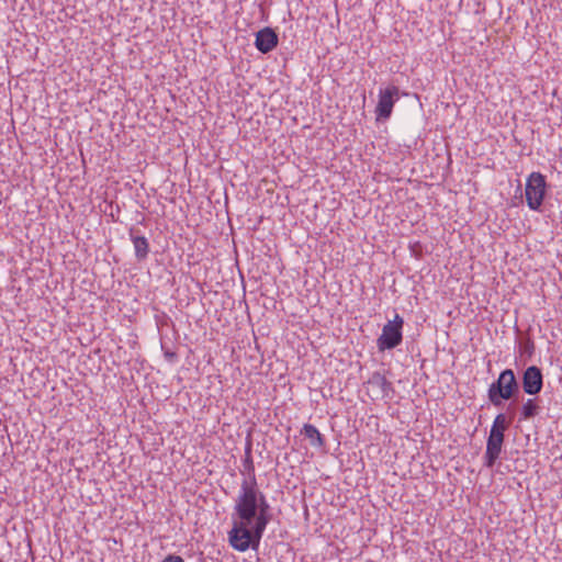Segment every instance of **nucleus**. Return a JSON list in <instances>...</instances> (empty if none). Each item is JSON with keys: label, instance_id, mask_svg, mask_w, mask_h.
<instances>
[{"label": "nucleus", "instance_id": "4468645a", "mask_svg": "<svg viewBox=\"0 0 562 562\" xmlns=\"http://www.w3.org/2000/svg\"><path fill=\"white\" fill-rule=\"evenodd\" d=\"M386 324H391L394 327H397V328H400V330H402L403 325H404V319L400 314L396 313L394 318L392 321H389Z\"/></svg>", "mask_w": 562, "mask_h": 562}, {"label": "nucleus", "instance_id": "9d476101", "mask_svg": "<svg viewBox=\"0 0 562 562\" xmlns=\"http://www.w3.org/2000/svg\"><path fill=\"white\" fill-rule=\"evenodd\" d=\"M541 412V406L538 403L537 397L527 398L522 402L519 408L518 422L530 420L538 416Z\"/></svg>", "mask_w": 562, "mask_h": 562}, {"label": "nucleus", "instance_id": "9b49d317", "mask_svg": "<svg viewBox=\"0 0 562 562\" xmlns=\"http://www.w3.org/2000/svg\"><path fill=\"white\" fill-rule=\"evenodd\" d=\"M368 384L378 389L383 397H387L393 392L392 383L380 372L375 371L368 380Z\"/></svg>", "mask_w": 562, "mask_h": 562}, {"label": "nucleus", "instance_id": "f03ea898", "mask_svg": "<svg viewBox=\"0 0 562 562\" xmlns=\"http://www.w3.org/2000/svg\"><path fill=\"white\" fill-rule=\"evenodd\" d=\"M520 394V384L514 370L504 369L498 378L487 389V398L495 407H501L505 402L515 400Z\"/></svg>", "mask_w": 562, "mask_h": 562}, {"label": "nucleus", "instance_id": "1a4fd4ad", "mask_svg": "<svg viewBox=\"0 0 562 562\" xmlns=\"http://www.w3.org/2000/svg\"><path fill=\"white\" fill-rule=\"evenodd\" d=\"M137 233L138 231L134 228L130 229V236L134 245L135 257L137 258V260L142 261L145 260L148 256L149 243L145 236L138 235Z\"/></svg>", "mask_w": 562, "mask_h": 562}, {"label": "nucleus", "instance_id": "2eb2a0df", "mask_svg": "<svg viewBox=\"0 0 562 562\" xmlns=\"http://www.w3.org/2000/svg\"><path fill=\"white\" fill-rule=\"evenodd\" d=\"M161 562H184V560L180 555L168 554Z\"/></svg>", "mask_w": 562, "mask_h": 562}, {"label": "nucleus", "instance_id": "20e7f679", "mask_svg": "<svg viewBox=\"0 0 562 562\" xmlns=\"http://www.w3.org/2000/svg\"><path fill=\"white\" fill-rule=\"evenodd\" d=\"M547 190L546 177L540 172H532L526 181V202L530 210L539 211Z\"/></svg>", "mask_w": 562, "mask_h": 562}, {"label": "nucleus", "instance_id": "f8f14e48", "mask_svg": "<svg viewBox=\"0 0 562 562\" xmlns=\"http://www.w3.org/2000/svg\"><path fill=\"white\" fill-rule=\"evenodd\" d=\"M301 434L308 438L311 440V445L314 447H322L325 443L324 437L312 424H305L301 430Z\"/></svg>", "mask_w": 562, "mask_h": 562}, {"label": "nucleus", "instance_id": "7ed1b4c3", "mask_svg": "<svg viewBox=\"0 0 562 562\" xmlns=\"http://www.w3.org/2000/svg\"><path fill=\"white\" fill-rule=\"evenodd\" d=\"M510 423L512 419L504 413L497 414L494 418L486 440V450L484 454V465L486 468H493L498 460L505 440V432L510 426Z\"/></svg>", "mask_w": 562, "mask_h": 562}, {"label": "nucleus", "instance_id": "dca6fc26", "mask_svg": "<svg viewBox=\"0 0 562 562\" xmlns=\"http://www.w3.org/2000/svg\"><path fill=\"white\" fill-rule=\"evenodd\" d=\"M165 356H166V358L171 359V358L176 357V353L175 352H170V351H166Z\"/></svg>", "mask_w": 562, "mask_h": 562}, {"label": "nucleus", "instance_id": "6e6552de", "mask_svg": "<svg viewBox=\"0 0 562 562\" xmlns=\"http://www.w3.org/2000/svg\"><path fill=\"white\" fill-rule=\"evenodd\" d=\"M278 43V34L271 27H263L256 33L255 47L262 54L273 50Z\"/></svg>", "mask_w": 562, "mask_h": 562}, {"label": "nucleus", "instance_id": "ddd939ff", "mask_svg": "<svg viewBox=\"0 0 562 562\" xmlns=\"http://www.w3.org/2000/svg\"><path fill=\"white\" fill-rule=\"evenodd\" d=\"M251 442L248 441L245 448V459L243 462L244 470L248 474V479H246L247 481L257 480L255 475V465L251 456Z\"/></svg>", "mask_w": 562, "mask_h": 562}, {"label": "nucleus", "instance_id": "423d86ee", "mask_svg": "<svg viewBox=\"0 0 562 562\" xmlns=\"http://www.w3.org/2000/svg\"><path fill=\"white\" fill-rule=\"evenodd\" d=\"M521 387L527 395H538L543 389L542 370L537 366L526 368L521 376Z\"/></svg>", "mask_w": 562, "mask_h": 562}, {"label": "nucleus", "instance_id": "0eeeda50", "mask_svg": "<svg viewBox=\"0 0 562 562\" xmlns=\"http://www.w3.org/2000/svg\"><path fill=\"white\" fill-rule=\"evenodd\" d=\"M402 340V330L391 324H385L382 328V334L376 339V346L379 351L392 350L401 345Z\"/></svg>", "mask_w": 562, "mask_h": 562}, {"label": "nucleus", "instance_id": "f257e3e1", "mask_svg": "<svg viewBox=\"0 0 562 562\" xmlns=\"http://www.w3.org/2000/svg\"><path fill=\"white\" fill-rule=\"evenodd\" d=\"M233 528L228 532L229 544L239 552L258 550L261 538L271 520L270 505L266 495L258 488L257 480H243L235 499Z\"/></svg>", "mask_w": 562, "mask_h": 562}, {"label": "nucleus", "instance_id": "39448f33", "mask_svg": "<svg viewBox=\"0 0 562 562\" xmlns=\"http://www.w3.org/2000/svg\"><path fill=\"white\" fill-rule=\"evenodd\" d=\"M400 89L396 86H390L381 89L379 101L375 108L376 121H386L390 119L393 106L398 99Z\"/></svg>", "mask_w": 562, "mask_h": 562}]
</instances>
